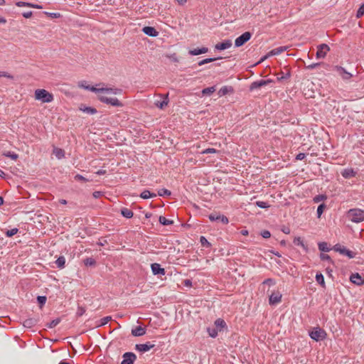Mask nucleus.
Wrapping results in <instances>:
<instances>
[{
  "label": "nucleus",
  "mask_w": 364,
  "mask_h": 364,
  "mask_svg": "<svg viewBox=\"0 0 364 364\" xmlns=\"http://www.w3.org/2000/svg\"><path fill=\"white\" fill-rule=\"evenodd\" d=\"M35 100L42 103H50L53 101V95L45 89H37L34 92Z\"/></svg>",
  "instance_id": "obj_1"
},
{
  "label": "nucleus",
  "mask_w": 364,
  "mask_h": 364,
  "mask_svg": "<svg viewBox=\"0 0 364 364\" xmlns=\"http://www.w3.org/2000/svg\"><path fill=\"white\" fill-rule=\"evenodd\" d=\"M348 218L353 223H360L364 220V210L358 208L350 209L348 212Z\"/></svg>",
  "instance_id": "obj_2"
},
{
  "label": "nucleus",
  "mask_w": 364,
  "mask_h": 364,
  "mask_svg": "<svg viewBox=\"0 0 364 364\" xmlns=\"http://www.w3.org/2000/svg\"><path fill=\"white\" fill-rule=\"evenodd\" d=\"M98 99L100 102L106 104L111 105L114 107H122L123 104L120 102L117 98L115 97H107L106 96H104L102 95H98Z\"/></svg>",
  "instance_id": "obj_3"
},
{
  "label": "nucleus",
  "mask_w": 364,
  "mask_h": 364,
  "mask_svg": "<svg viewBox=\"0 0 364 364\" xmlns=\"http://www.w3.org/2000/svg\"><path fill=\"white\" fill-rule=\"evenodd\" d=\"M309 336L313 340L318 341L324 339L326 333L323 329L320 328H316L310 332Z\"/></svg>",
  "instance_id": "obj_4"
},
{
  "label": "nucleus",
  "mask_w": 364,
  "mask_h": 364,
  "mask_svg": "<svg viewBox=\"0 0 364 364\" xmlns=\"http://www.w3.org/2000/svg\"><path fill=\"white\" fill-rule=\"evenodd\" d=\"M252 34L250 32H245L241 36L237 37L235 41V47H240L243 46L251 38Z\"/></svg>",
  "instance_id": "obj_5"
},
{
  "label": "nucleus",
  "mask_w": 364,
  "mask_h": 364,
  "mask_svg": "<svg viewBox=\"0 0 364 364\" xmlns=\"http://www.w3.org/2000/svg\"><path fill=\"white\" fill-rule=\"evenodd\" d=\"M330 48L327 44L322 43L317 47L316 58L323 59L326 56Z\"/></svg>",
  "instance_id": "obj_6"
},
{
  "label": "nucleus",
  "mask_w": 364,
  "mask_h": 364,
  "mask_svg": "<svg viewBox=\"0 0 364 364\" xmlns=\"http://www.w3.org/2000/svg\"><path fill=\"white\" fill-rule=\"evenodd\" d=\"M122 90L119 88H113V87H99L97 88V91L95 93H107V94H113V95H120L122 94Z\"/></svg>",
  "instance_id": "obj_7"
},
{
  "label": "nucleus",
  "mask_w": 364,
  "mask_h": 364,
  "mask_svg": "<svg viewBox=\"0 0 364 364\" xmlns=\"http://www.w3.org/2000/svg\"><path fill=\"white\" fill-rule=\"evenodd\" d=\"M333 250L336 252H340L342 255H346L349 258H353L355 257V253L339 245H335Z\"/></svg>",
  "instance_id": "obj_8"
},
{
  "label": "nucleus",
  "mask_w": 364,
  "mask_h": 364,
  "mask_svg": "<svg viewBox=\"0 0 364 364\" xmlns=\"http://www.w3.org/2000/svg\"><path fill=\"white\" fill-rule=\"evenodd\" d=\"M136 356L133 353H125L123 355V360L121 364H134V360H136Z\"/></svg>",
  "instance_id": "obj_9"
},
{
  "label": "nucleus",
  "mask_w": 364,
  "mask_h": 364,
  "mask_svg": "<svg viewBox=\"0 0 364 364\" xmlns=\"http://www.w3.org/2000/svg\"><path fill=\"white\" fill-rule=\"evenodd\" d=\"M208 218L211 221H220L223 224H228L229 222L226 216L217 213H212L209 215Z\"/></svg>",
  "instance_id": "obj_10"
},
{
  "label": "nucleus",
  "mask_w": 364,
  "mask_h": 364,
  "mask_svg": "<svg viewBox=\"0 0 364 364\" xmlns=\"http://www.w3.org/2000/svg\"><path fill=\"white\" fill-rule=\"evenodd\" d=\"M232 45V41L230 39L225 40L223 42L217 43L215 48L218 50H223L230 48Z\"/></svg>",
  "instance_id": "obj_11"
},
{
  "label": "nucleus",
  "mask_w": 364,
  "mask_h": 364,
  "mask_svg": "<svg viewBox=\"0 0 364 364\" xmlns=\"http://www.w3.org/2000/svg\"><path fill=\"white\" fill-rule=\"evenodd\" d=\"M350 280L354 284L361 286L364 284V279L358 273L352 274L350 277Z\"/></svg>",
  "instance_id": "obj_12"
},
{
  "label": "nucleus",
  "mask_w": 364,
  "mask_h": 364,
  "mask_svg": "<svg viewBox=\"0 0 364 364\" xmlns=\"http://www.w3.org/2000/svg\"><path fill=\"white\" fill-rule=\"evenodd\" d=\"M154 347V344H151L150 343H142V344H136L135 346L136 350L139 352L144 353L149 351L151 348Z\"/></svg>",
  "instance_id": "obj_13"
},
{
  "label": "nucleus",
  "mask_w": 364,
  "mask_h": 364,
  "mask_svg": "<svg viewBox=\"0 0 364 364\" xmlns=\"http://www.w3.org/2000/svg\"><path fill=\"white\" fill-rule=\"evenodd\" d=\"M282 294L279 292H273L269 299V304L274 305L281 301Z\"/></svg>",
  "instance_id": "obj_14"
},
{
  "label": "nucleus",
  "mask_w": 364,
  "mask_h": 364,
  "mask_svg": "<svg viewBox=\"0 0 364 364\" xmlns=\"http://www.w3.org/2000/svg\"><path fill=\"white\" fill-rule=\"evenodd\" d=\"M151 267V271L154 275H157V274L164 275L166 273L165 269L164 268H162L161 267V265L158 263L152 264Z\"/></svg>",
  "instance_id": "obj_15"
},
{
  "label": "nucleus",
  "mask_w": 364,
  "mask_h": 364,
  "mask_svg": "<svg viewBox=\"0 0 364 364\" xmlns=\"http://www.w3.org/2000/svg\"><path fill=\"white\" fill-rule=\"evenodd\" d=\"M142 31L146 35L149 36L156 37L159 35V32L151 26H145L143 28Z\"/></svg>",
  "instance_id": "obj_16"
},
{
  "label": "nucleus",
  "mask_w": 364,
  "mask_h": 364,
  "mask_svg": "<svg viewBox=\"0 0 364 364\" xmlns=\"http://www.w3.org/2000/svg\"><path fill=\"white\" fill-rule=\"evenodd\" d=\"M336 70L338 73V74L341 76V77L344 80H349L352 77V74L347 72L343 68L340 66H336Z\"/></svg>",
  "instance_id": "obj_17"
},
{
  "label": "nucleus",
  "mask_w": 364,
  "mask_h": 364,
  "mask_svg": "<svg viewBox=\"0 0 364 364\" xmlns=\"http://www.w3.org/2000/svg\"><path fill=\"white\" fill-rule=\"evenodd\" d=\"M341 175L345 178H350L355 176L356 172L353 168H346L341 172Z\"/></svg>",
  "instance_id": "obj_18"
},
{
  "label": "nucleus",
  "mask_w": 364,
  "mask_h": 364,
  "mask_svg": "<svg viewBox=\"0 0 364 364\" xmlns=\"http://www.w3.org/2000/svg\"><path fill=\"white\" fill-rule=\"evenodd\" d=\"M38 323V319L35 318H29L23 321V326L26 328H31Z\"/></svg>",
  "instance_id": "obj_19"
},
{
  "label": "nucleus",
  "mask_w": 364,
  "mask_h": 364,
  "mask_svg": "<svg viewBox=\"0 0 364 364\" xmlns=\"http://www.w3.org/2000/svg\"><path fill=\"white\" fill-rule=\"evenodd\" d=\"M146 333V329L141 326H137L132 330V334L134 336H141Z\"/></svg>",
  "instance_id": "obj_20"
},
{
  "label": "nucleus",
  "mask_w": 364,
  "mask_h": 364,
  "mask_svg": "<svg viewBox=\"0 0 364 364\" xmlns=\"http://www.w3.org/2000/svg\"><path fill=\"white\" fill-rule=\"evenodd\" d=\"M234 92V89L231 86H223L222 87L219 91V96L222 97L229 93H232Z\"/></svg>",
  "instance_id": "obj_21"
},
{
  "label": "nucleus",
  "mask_w": 364,
  "mask_h": 364,
  "mask_svg": "<svg viewBox=\"0 0 364 364\" xmlns=\"http://www.w3.org/2000/svg\"><path fill=\"white\" fill-rule=\"evenodd\" d=\"M208 51V48L206 47H203L201 48H195L193 50H190L188 53L191 55H198L203 53H206Z\"/></svg>",
  "instance_id": "obj_22"
},
{
  "label": "nucleus",
  "mask_w": 364,
  "mask_h": 364,
  "mask_svg": "<svg viewBox=\"0 0 364 364\" xmlns=\"http://www.w3.org/2000/svg\"><path fill=\"white\" fill-rule=\"evenodd\" d=\"M168 95H166L164 97V100L162 101H156L155 105L160 109H163L164 107H166L168 105Z\"/></svg>",
  "instance_id": "obj_23"
},
{
  "label": "nucleus",
  "mask_w": 364,
  "mask_h": 364,
  "mask_svg": "<svg viewBox=\"0 0 364 364\" xmlns=\"http://www.w3.org/2000/svg\"><path fill=\"white\" fill-rule=\"evenodd\" d=\"M53 154L58 158V159H61L65 156V151L63 149L55 147L53 151Z\"/></svg>",
  "instance_id": "obj_24"
},
{
  "label": "nucleus",
  "mask_w": 364,
  "mask_h": 364,
  "mask_svg": "<svg viewBox=\"0 0 364 364\" xmlns=\"http://www.w3.org/2000/svg\"><path fill=\"white\" fill-rule=\"evenodd\" d=\"M86 83H87L86 81H81L78 83V86L80 87L84 88L85 90H90L93 92H96L97 87H93V86L87 85Z\"/></svg>",
  "instance_id": "obj_25"
},
{
  "label": "nucleus",
  "mask_w": 364,
  "mask_h": 364,
  "mask_svg": "<svg viewBox=\"0 0 364 364\" xmlns=\"http://www.w3.org/2000/svg\"><path fill=\"white\" fill-rule=\"evenodd\" d=\"M287 50V47L281 46L272 50L268 55H277Z\"/></svg>",
  "instance_id": "obj_26"
},
{
  "label": "nucleus",
  "mask_w": 364,
  "mask_h": 364,
  "mask_svg": "<svg viewBox=\"0 0 364 364\" xmlns=\"http://www.w3.org/2000/svg\"><path fill=\"white\" fill-rule=\"evenodd\" d=\"M80 109L83 112H85L89 114H94L97 113V110L95 108L91 107H85V106H81L80 107Z\"/></svg>",
  "instance_id": "obj_27"
},
{
  "label": "nucleus",
  "mask_w": 364,
  "mask_h": 364,
  "mask_svg": "<svg viewBox=\"0 0 364 364\" xmlns=\"http://www.w3.org/2000/svg\"><path fill=\"white\" fill-rule=\"evenodd\" d=\"M156 196L155 193H151L149 190H144L140 195V197L143 199H148Z\"/></svg>",
  "instance_id": "obj_28"
},
{
  "label": "nucleus",
  "mask_w": 364,
  "mask_h": 364,
  "mask_svg": "<svg viewBox=\"0 0 364 364\" xmlns=\"http://www.w3.org/2000/svg\"><path fill=\"white\" fill-rule=\"evenodd\" d=\"M121 213L124 217H125L127 218H131L133 217V215H134L133 212L128 208L122 209Z\"/></svg>",
  "instance_id": "obj_29"
},
{
  "label": "nucleus",
  "mask_w": 364,
  "mask_h": 364,
  "mask_svg": "<svg viewBox=\"0 0 364 364\" xmlns=\"http://www.w3.org/2000/svg\"><path fill=\"white\" fill-rule=\"evenodd\" d=\"M294 243L296 245L302 247L304 250H307V247L304 245L302 239L300 237H295L294 240Z\"/></svg>",
  "instance_id": "obj_30"
},
{
  "label": "nucleus",
  "mask_w": 364,
  "mask_h": 364,
  "mask_svg": "<svg viewBox=\"0 0 364 364\" xmlns=\"http://www.w3.org/2000/svg\"><path fill=\"white\" fill-rule=\"evenodd\" d=\"M318 249L321 252H328L330 248L328 247V244L325 242L318 243Z\"/></svg>",
  "instance_id": "obj_31"
},
{
  "label": "nucleus",
  "mask_w": 364,
  "mask_h": 364,
  "mask_svg": "<svg viewBox=\"0 0 364 364\" xmlns=\"http://www.w3.org/2000/svg\"><path fill=\"white\" fill-rule=\"evenodd\" d=\"M65 263V259L64 257H60L55 261V264L59 268H63Z\"/></svg>",
  "instance_id": "obj_32"
},
{
  "label": "nucleus",
  "mask_w": 364,
  "mask_h": 364,
  "mask_svg": "<svg viewBox=\"0 0 364 364\" xmlns=\"http://www.w3.org/2000/svg\"><path fill=\"white\" fill-rule=\"evenodd\" d=\"M316 280L317 283L321 284L323 287H325V282H324V277L322 274H316Z\"/></svg>",
  "instance_id": "obj_33"
},
{
  "label": "nucleus",
  "mask_w": 364,
  "mask_h": 364,
  "mask_svg": "<svg viewBox=\"0 0 364 364\" xmlns=\"http://www.w3.org/2000/svg\"><path fill=\"white\" fill-rule=\"evenodd\" d=\"M159 223L164 225H171L173 224V221L172 220H170L168 219H166L165 217L164 216H160L159 217Z\"/></svg>",
  "instance_id": "obj_34"
},
{
  "label": "nucleus",
  "mask_w": 364,
  "mask_h": 364,
  "mask_svg": "<svg viewBox=\"0 0 364 364\" xmlns=\"http://www.w3.org/2000/svg\"><path fill=\"white\" fill-rule=\"evenodd\" d=\"M171 194V191L166 188H161L158 191V195L160 196H169Z\"/></svg>",
  "instance_id": "obj_35"
},
{
  "label": "nucleus",
  "mask_w": 364,
  "mask_h": 364,
  "mask_svg": "<svg viewBox=\"0 0 364 364\" xmlns=\"http://www.w3.org/2000/svg\"><path fill=\"white\" fill-rule=\"evenodd\" d=\"M18 232V228H13L11 230H6V232H5V235L7 237H12L14 235H16Z\"/></svg>",
  "instance_id": "obj_36"
},
{
  "label": "nucleus",
  "mask_w": 364,
  "mask_h": 364,
  "mask_svg": "<svg viewBox=\"0 0 364 364\" xmlns=\"http://www.w3.org/2000/svg\"><path fill=\"white\" fill-rule=\"evenodd\" d=\"M215 91V87H209L202 90L203 95H210Z\"/></svg>",
  "instance_id": "obj_37"
},
{
  "label": "nucleus",
  "mask_w": 364,
  "mask_h": 364,
  "mask_svg": "<svg viewBox=\"0 0 364 364\" xmlns=\"http://www.w3.org/2000/svg\"><path fill=\"white\" fill-rule=\"evenodd\" d=\"M60 320L59 318L54 319L48 323L47 326L50 328H53L55 327L60 323Z\"/></svg>",
  "instance_id": "obj_38"
},
{
  "label": "nucleus",
  "mask_w": 364,
  "mask_h": 364,
  "mask_svg": "<svg viewBox=\"0 0 364 364\" xmlns=\"http://www.w3.org/2000/svg\"><path fill=\"white\" fill-rule=\"evenodd\" d=\"M208 334L212 338H215L218 336V331L215 328H208Z\"/></svg>",
  "instance_id": "obj_39"
},
{
  "label": "nucleus",
  "mask_w": 364,
  "mask_h": 364,
  "mask_svg": "<svg viewBox=\"0 0 364 364\" xmlns=\"http://www.w3.org/2000/svg\"><path fill=\"white\" fill-rule=\"evenodd\" d=\"M215 324L217 327L218 328H223L225 326V322L221 319V318H218L215 321Z\"/></svg>",
  "instance_id": "obj_40"
},
{
  "label": "nucleus",
  "mask_w": 364,
  "mask_h": 364,
  "mask_svg": "<svg viewBox=\"0 0 364 364\" xmlns=\"http://www.w3.org/2000/svg\"><path fill=\"white\" fill-rule=\"evenodd\" d=\"M325 208H326V205L323 203H322V204L318 205V207L317 208V215H318V218L321 217V215H322Z\"/></svg>",
  "instance_id": "obj_41"
},
{
  "label": "nucleus",
  "mask_w": 364,
  "mask_h": 364,
  "mask_svg": "<svg viewBox=\"0 0 364 364\" xmlns=\"http://www.w3.org/2000/svg\"><path fill=\"white\" fill-rule=\"evenodd\" d=\"M363 15H364V3L358 9V10L357 11V14H356V17L357 18H360Z\"/></svg>",
  "instance_id": "obj_42"
},
{
  "label": "nucleus",
  "mask_w": 364,
  "mask_h": 364,
  "mask_svg": "<svg viewBox=\"0 0 364 364\" xmlns=\"http://www.w3.org/2000/svg\"><path fill=\"white\" fill-rule=\"evenodd\" d=\"M84 263L86 266H92L95 264V261L94 259L89 257V258H86L84 260Z\"/></svg>",
  "instance_id": "obj_43"
},
{
  "label": "nucleus",
  "mask_w": 364,
  "mask_h": 364,
  "mask_svg": "<svg viewBox=\"0 0 364 364\" xmlns=\"http://www.w3.org/2000/svg\"><path fill=\"white\" fill-rule=\"evenodd\" d=\"M200 241L201 242V245L204 247H210V242L207 240V239L203 237V236H201L200 237Z\"/></svg>",
  "instance_id": "obj_44"
},
{
  "label": "nucleus",
  "mask_w": 364,
  "mask_h": 364,
  "mask_svg": "<svg viewBox=\"0 0 364 364\" xmlns=\"http://www.w3.org/2000/svg\"><path fill=\"white\" fill-rule=\"evenodd\" d=\"M326 198V196H324V195H317L316 196H315L314 198V201L315 203H318V202H320L321 200H325Z\"/></svg>",
  "instance_id": "obj_45"
},
{
  "label": "nucleus",
  "mask_w": 364,
  "mask_h": 364,
  "mask_svg": "<svg viewBox=\"0 0 364 364\" xmlns=\"http://www.w3.org/2000/svg\"><path fill=\"white\" fill-rule=\"evenodd\" d=\"M256 205L261 208H267L269 207L267 203L264 201H257Z\"/></svg>",
  "instance_id": "obj_46"
},
{
  "label": "nucleus",
  "mask_w": 364,
  "mask_h": 364,
  "mask_svg": "<svg viewBox=\"0 0 364 364\" xmlns=\"http://www.w3.org/2000/svg\"><path fill=\"white\" fill-rule=\"evenodd\" d=\"M4 155L7 157H10L13 160H16L18 158V155L14 152L8 151V152L5 153Z\"/></svg>",
  "instance_id": "obj_47"
},
{
  "label": "nucleus",
  "mask_w": 364,
  "mask_h": 364,
  "mask_svg": "<svg viewBox=\"0 0 364 364\" xmlns=\"http://www.w3.org/2000/svg\"><path fill=\"white\" fill-rule=\"evenodd\" d=\"M0 77H6L9 79H14V76L5 71H0Z\"/></svg>",
  "instance_id": "obj_48"
},
{
  "label": "nucleus",
  "mask_w": 364,
  "mask_h": 364,
  "mask_svg": "<svg viewBox=\"0 0 364 364\" xmlns=\"http://www.w3.org/2000/svg\"><path fill=\"white\" fill-rule=\"evenodd\" d=\"M45 14L49 17L55 18H60L61 16L60 13L45 12Z\"/></svg>",
  "instance_id": "obj_49"
},
{
  "label": "nucleus",
  "mask_w": 364,
  "mask_h": 364,
  "mask_svg": "<svg viewBox=\"0 0 364 364\" xmlns=\"http://www.w3.org/2000/svg\"><path fill=\"white\" fill-rule=\"evenodd\" d=\"M214 60H215V58H206V59H204L201 61H200L198 63V65H203L204 64H206V63H211V62H213Z\"/></svg>",
  "instance_id": "obj_50"
},
{
  "label": "nucleus",
  "mask_w": 364,
  "mask_h": 364,
  "mask_svg": "<svg viewBox=\"0 0 364 364\" xmlns=\"http://www.w3.org/2000/svg\"><path fill=\"white\" fill-rule=\"evenodd\" d=\"M37 300L38 301V303L43 306L46 304V296H38L37 297Z\"/></svg>",
  "instance_id": "obj_51"
},
{
  "label": "nucleus",
  "mask_w": 364,
  "mask_h": 364,
  "mask_svg": "<svg viewBox=\"0 0 364 364\" xmlns=\"http://www.w3.org/2000/svg\"><path fill=\"white\" fill-rule=\"evenodd\" d=\"M217 152V150L215 149H213V148H208V149H206L205 150H203L201 154H214V153H216Z\"/></svg>",
  "instance_id": "obj_52"
},
{
  "label": "nucleus",
  "mask_w": 364,
  "mask_h": 364,
  "mask_svg": "<svg viewBox=\"0 0 364 364\" xmlns=\"http://www.w3.org/2000/svg\"><path fill=\"white\" fill-rule=\"evenodd\" d=\"M168 58L173 63H178V58L176 53L171 54L168 55Z\"/></svg>",
  "instance_id": "obj_53"
},
{
  "label": "nucleus",
  "mask_w": 364,
  "mask_h": 364,
  "mask_svg": "<svg viewBox=\"0 0 364 364\" xmlns=\"http://www.w3.org/2000/svg\"><path fill=\"white\" fill-rule=\"evenodd\" d=\"M112 317L111 316H106L101 319V323L100 326H104L107 324L109 321H111Z\"/></svg>",
  "instance_id": "obj_54"
},
{
  "label": "nucleus",
  "mask_w": 364,
  "mask_h": 364,
  "mask_svg": "<svg viewBox=\"0 0 364 364\" xmlns=\"http://www.w3.org/2000/svg\"><path fill=\"white\" fill-rule=\"evenodd\" d=\"M258 82H259V88H260L261 87L267 85L269 83L271 82V80H259Z\"/></svg>",
  "instance_id": "obj_55"
},
{
  "label": "nucleus",
  "mask_w": 364,
  "mask_h": 364,
  "mask_svg": "<svg viewBox=\"0 0 364 364\" xmlns=\"http://www.w3.org/2000/svg\"><path fill=\"white\" fill-rule=\"evenodd\" d=\"M258 88H259L258 81L253 82L250 87V90H253L258 89Z\"/></svg>",
  "instance_id": "obj_56"
},
{
  "label": "nucleus",
  "mask_w": 364,
  "mask_h": 364,
  "mask_svg": "<svg viewBox=\"0 0 364 364\" xmlns=\"http://www.w3.org/2000/svg\"><path fill=\"white\" fill-rule=\"evenodd\" d=\"M320 258L321 260L331 261L330 256L324 253L320 255Z\"/></svg>",
  "instance_id": "obj_57"
},
{
  "label": "nucleus",
  "mask_w": 364,
  "mask_h": 364,
  "mask_svg": "<svg viewBox=\"0 0 364 364\" xmlns=\"http://www.w3.org/2000/svg\"><path fill=\"white\" fill-rule=\"evenodd\" d=\"M261 235L262 236V237L264 238H269L271 236V233L268 230H264L261 232Z\"/></svg>",
  "instance_id": "obj_58"
},
{
  "label": "nucleus",
  "mask_w": 364,
  "mask_h": 364,
  "mask_svg": "<svg viewBox=\"0 0 364 364\" xmlns=\"http://www.w3.org/2000/svg\"><path fill=\"white\" fill-rule=\"evenodd\" d=\"M16 5L19 7H21V6L28 7V5H30V3L24 2V1H18L16 3Z\"/></svg>",
  "instance_id": "obj_59"
},
{
  "label": "nucleus",
  "mask_w": 364,
  "mask_h": 364,
  "mask_svg": "<svg viewBox=\"0 0 364 364\" xmlns=\"http://www.w3.org/2000/svg\"><path fill=\"white\" fill-rule=\"evenodd\" d=\"M75 179L77 180V181H87L88 180L86 179L85 177H83L82 176L80 175V174H77L75 176Z\"/></svg>",
  "instance_id": "obj_60"
},
{
  "label": "nucleus",
  "mask_w": 364,
  "mask_h": 364,
  "mask_svg": "<svg viewBox=\"0 0 364 364\" xmlns=\"http://www.w3.org/2000/svg\"><path fill=\"white\" fill-rule=\"evenodd\" d=\"M306 157V154L304 153H299L296 155V159L297 160H303Z\"/></svg>",
  "instance_id": "obj_61"
},
{
  "label": "nucleus",
  "mask_w": 364,
  "mask_h": 364,
  "mask_svg": "<svg viewBox=\"0 0 364 364\" xmlns=\"http://www.w3.org/2000/svg\"><path fill=\"white\" fill-rule=\"evenodd\" d=\"M23 16L26 18H28L32 16V11H27L22 14Z\"/></svg>",
  "instance_id": "obj_62"
},
{
  "label": "nucleus",
  "mask_w": 364,
  "mask_h": 364,
  "mask_svg": "<svg viewBox=\"0 0 364 364\" xmlns=\"http://www.w3.org/2000/svg\"><path fill=\"white\" fill-rule=\"evenodd\" d=\"M263 283L272 285V284H274L275 282L272 279H267L266 280L264 281Z\"/></svg>",
  "instance_id": "obj_63"
},
{
  "label": "nucleus",
  "mask_w": 364,
  "mask_h": 364,
  "mask_svg": "<svg viewBox=\"0 0 364 364\" xmlns=\"http://www.w3.org/2000/svg\"><path fill=\"white\" fill-rule=\"evenodd\" d=\"M318 65H319V63H313V64L308 65L307 68L309 70H312V69H314L315 68H316Z\"/></svg>",
  "instance_id": "obj_64"
}]
</instances>
